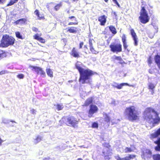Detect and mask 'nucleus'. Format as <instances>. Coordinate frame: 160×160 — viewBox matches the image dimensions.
<instances>
[{
  "mask_svg": "<svg viewBox=\"0 0 160 160\" xmlns=\"http://www.w3.org/2000/svg\"><path fill=\"white\" fill-rule=\"evenodd\" d=\"M79 63L78 62L76 64V67L80 74L79 82L82 84L88 83L90 77L93 74V72L89 69L82 68Z\"/></svg>",
  "mask_w": 160,
  "mask_h": 160,
  "instance_id": "f257e3e1",
  "label": "nucleus"
},
{
  "mask_svg": "<svg viewBox=\"0 0 160 160\" xmlns=\"http://www.w3.org/2000/svg\"><path fill=\"white\" fill-rule=\"evenodd\" d=\"M145 119L150 123H157L160 121L158 114L152 108L145 109L144 113Z\"/></svg>",
  "mask_w": 160,
  "mask_h": 160,
  "instance_id": "f03ea898",
  "label": "nucleus"
},
{
  "mask_svg": "<svg viewBox=\"0 0 160 160\" xmlns=\"http://www.w3.org/2000/svg\"><path fill=\"white\" fill-rule=\"evenodd\" d=\"M124 114L129 121H132L138 119V111L134 106L126 108Z\"/></svg>",
  "mask_w": 160,
  "mask_h": 160,
  "instance_id": "7ed1b4c3",
  "label": "nucleus"
},
{
  "mask_svg": "<svg viewBox=\"0 0 160 160\" xmlns=\"http://www.w3.org/2000/svg\"><path fill=\"white\" fill-rule=\"evenodd\" d=\"M124 114L129 121H132L138 119V111L134 106L126 108Z\"/></svg>",
  "mask_w": 160,
  "mask_h": 160,
  "instance_id": "20e7f679",
  "label": "nucleus"
},
{
  "mask_svg": "<svg viewBox=\"0 0 160 160\" xmlns=\"http://www.w3.org/2000/svg\"><path fill=\"white\" fill-rule=\"evenodd\" d=\"M140 22L143 24H145L148 22L150 18L147 11L144 7L142 8L140 12V16L139 17Z\"/></svg>",
  "mask_w": 160,
  "mask_h": 160,
  "instance_id": "39448f33",
  "label": "nucleus"
},
{
  "mask_svg": "<svg viewBox=\"0 0 160 160\" xmlns=\"http://www.w3.org/2000/svg\"><path fill=\"white\" fill-rule=\"evenodd\" d=\"M60 121H64L66 124L68 126H72L73 127H77V124L78 121L73 117H70L68 118H63Z\"/></svg>",
  "mask_w": 160,
  "mask_h": 160,
  "instance_id": "423d86ee",
  "label": "nucleus"
},
{
  "mask_svg": "<svg viewBox=\"0 0 160 160\" xmlns=\"http://www.w3.org/2000/svg\"><path fill=\"white\" fill-rule=\"evenodd\" d=\"M14 41L15 39L13 37L6 36L3 38L1 45L3 47H7L12 45L14 43Z\"/></svg>",
  "mask_w": 160,
  "mask_h": 160,
  "instance_id": "0eeeda50",
  "label": "nucleus"
},
{
  "mask_svg": "<svg viewBox=\"0 0 160 160\" xmlns=\"http://www.w3.org/2000/svg\"><path fill=\"white\" fill-rule=\"evenodd\" d=\"M111 51L113 52H120L122 50V46L120 44L112 43L110 45Z\"/></svg>",
  "mask_w": 160,
  "mask_h": 160,
  "instance_id": "6e6552de",
  "label": "nucleus"
},
{
  "mask_svg": "<svg viewBox=\"0 0 160 160\" xmlns=\"http://www.w3.org/2000/svg\"><path fill=\"white\" fill-rule=\"evenodd\" d=\"M105 159L108 160L111 158L112 153L110 151L109 147H104L102 151Z\"/></svg>",
  "mask_w": 160,
  "mask_h": 160,
  "instance_id": "1a4fd4ad",
  "label": "nucleus"
},
{
  "mask_svg": "<svg viewBox=\"0 0 160 160\" xmlns=\"http://www.w3.org/2000/svg\"><path fill=\"white\" fill-rule=\"evenodd\" d=\"M98 110V108L97 106L94 105H91L90 107V108L88 112V116L91 118L92 116L94 113H96Z\"/></svg>",
  "mask_w": 160,
  "mask_h": 160,
  "instance_id": "9d476101",
  "label": "nucleus"
},
{
  "mask_svg": "<svg viewBox=\"0 0 160 160\" xmlns=\"http://www.w3.org/2000/svg\"><path fill=\"white\" fill-rule=\"evenodd\" d=\"M130 32L133 40L134 41V44L135 46H137L138 44V38L134 30L133 29H131Z\"/></svg>",
  "mask_w": 160,
  "mask_h": 160,
  "instance_id": "9b49d317",
  "label": "nucleus"
},
{
  "mask_svg": "<svg viewBox=\"0 0 160 160\" xmlns=\"http://www.w3.org/2000/svg\"><path fill=\"white\" fill-rule=\"evenodd\" d=\"M31 67L34 69L35 71L37 74H40L42 77H44L45 75V73L41 68L40 67L33 66H31Z\"/></svg>",
  "mask_w": 160,
  "mask_h": 160,
  "instance_id": "f8f14e48",
  "label": "nucleus"
},
{
  "mask_svg": "<svg viewBox=\"0 0 160 160\" xmlns=\"http://www.w3.org/2000/svg\"><path fill=\"white\" fill-rule=\"evenodd\" d=\"M152 156L151 151L149 149H146L143 151V154L142 155V158L144 159H148Z\"/></svg>",
  "mask_w": 160,
  "mask_h": 160,
  "instance_id": "ddd939ff",
  "label": "nucleus"
},
{
  "mask_svg": "<svg viewBox=\"0 0 160 160\" xmlns=\"http://www.w3.org/2000/svg\"><path fill=\"white\" fill-rule=\"evenodd\" d=\"M111 85L114 87L117 88L118 89H121L122 88V87L125 85L132 86V85H129L128 83H123L118 84V83L114 82L112 83Z\"/></svg>",
  "mask_w": 160,
  "mask_h": 160,
  "instance_id": "4468645a",
  "label": "nucleus"
},
{
  "mask_svg": "<svg viewBox=\"0 0 160 160\" xmlns=\"http://www.w3.org/2000/svg\"><path fill=\"white\" fill-rule=\"evenodd\" d=\"M107 17L104 15L99 17L98 18V20L100 22V24L101 25H104L106 22Z\"/></svg>",
  "mask_w": 160,
  "mask_h": 160,
  "instance_id": "2eb2a0df",
  "label": "nucleus"
},
{
  "mask_svg": "<svg viewBox=\"0 0 160 160\" xmlns=\"http://www.w3.org/2000/svg\"><path fill=\"white\" fill-rule=\"evenodd\" d=\"M154 59L158 67L160 69V56L158 55H156Z\"/></svg>",
  "mask_w": 160,
  "mask_h": 160,
  "instance_id": "dca6fc26",
  "label": "nucleus"
},
{
  "mask_svg": "<svg viewBox=\"0 0 160 160\" xmlns=\"http://www.w3.org/2000/svg\"><path fill=\"white\" fill-rule=\"evenodd\" d=\"M160 135V128L158 129L156 132L151 134V138H157Z\"/></svg>",
  "mask_w": 160,
  "mask_h": 160,
  "instance_id": "f3484780",
  "label": "nucleus"
},
{
  "mask_svg": "<svg viewBox=\"0 0 160 160\" xmlns=\"http://www.w3.org/2000/svg\"><path fill=\"white\" fill-rule=\"evenodd\" d=\"M71 55L75 58H78L79 57L78 53L76 51L75 48H73L72 51Z\"/></svg>",
  "mask_w": 160,
  "mask_h": 160,
  "instance_id": "a211bd4d",
  "label": "nucleus"
},
{
  "mask_svg": "<svg viewBox=\"0 0 160 160\" xmlns=\"http://www.w3.org/2000/svg\"><path fill=\"white\" fill-rule=\"evenodd\" d=\"M155 143L158 145V146L155 148V149L156 151H160V138L156 141L155 142Z\"/></svg>",
  "mask_w": 160,
  "mask_h": 160,
  "instance_id": "6ab92c4d",
  "label": "nucleus"
},
{
  "mask_svg": "<svg viewBox=\"0 0 160 160\" xmlns=\"http://www.w3.org/2000/svg\"><path fill=\"white\" fill-rule=\"evenodd\" d=\"M26 21V20L24 18H21L19 19H18L15 21L14 23L16 24H22L24 23Z\"/></svg>",
  "mask_w": 160,
  "mask_h": 160,
  "instance_id": "aec40b11",
  "label": "nucleus"
},
{
  "mask_svg": "<svg viewBox=\"0 0 160 160\" xmlns=\"http://www.w3.org/2000/svg\"><path fill=\"white\" fill-rule=\"evenodd\" d=\"M34 38L38 40L42 43H44L45 42V40L42 38L39 37L37 35H35L34 36Z\"/></svg>",
  "mask_w": 160,
  "mask_h": 160,
  "instance_id": "412c9836",
  "label": "nucleus"
},
{
  "mask_svg": "<svg viewBox=\"0 0 160 160\" xmlns=\"http://www.w3.org/2000/svg\"><path fill=\"white\" fill-rule=\"evenodd\" d=\"M133 149L131 148H128L125 147L123 149V152L125 153L130 152H132Z\"/></svg>",
  "mask_w": 160,
  "mask_h": 160,
  "instance_id": "4be33fe9",
  "label": "nucleus"
},
{
  "mask_svg": "<svg viewBox=\"0 0 160 160\" xmlns=\"http://www.w3.org/2000/svg\"><path fill=\"white\" fill-rule=\"evenodd\" d=\"M92 101V98H88L85 102V103L83 105V106H88L89 104L91 103Z\"/></svg>",
  "mask_w": 160,
  "mask_h": 160,
  "instance_id": "5701e85b",
  "label": "nucleus"
},
{
  "mask_svg": "<svg viewBox=\"0 0 160 160\" xmlns=\"http://www.w3.org/2000/svg\"><path fill=\"white\" fill-rule=\"evenodd\" d=\"M77 28L76 27H72L68 28L67 31L70 33H75L77 32Z\"/></svg>",
  "mask_w": 160,
  "mask_h": 160,
  "instance_id": "b1692460",
  "label": "nucleus"
},
{
  "mask_svg": "<svg viewBox=\"0 0 160 160\" xmlns=\"http://www.w3.org/2000/svg\"><path fill=\"white\" fill-rule=\"evenodd\" d=\"M46 72L48 76L51 78L53 77V72L51 69L49 68H47L46 69Z\"/></svg>",
  "mask_w": 160,
  "mask_h": 160,
  "instance_id": "393cba45",
  "label": "nucleus"
},
{
  "mask_svg": "<svg viewBox=\"0 0 160 160\" xmlns=\"http://www.w3.org/2000/svg\"><path fill=\"white\" fill-rule=\"evenodd\" d=\"M42 139V138L41 137L38 136L37 138L34 139V142L35 144H37L38 142H40Z\"/></svg>",
  "mask_w": 160,
  "mask_h": 160,
  "instance_id": "a878e982",
  "label": "nucleus"
},
{
  "mask_svg": "<svg viewBox=\"0 0 160 160\" xmlns=\"http://www.w3.org/2000/svg\"><path fill=\"white\" fill-rule=\"evenodd\" d=\"M89 47L90 48V51L93 53H95V50H94L93 47H92V41L90 40L89 41Z\"/></svg>",
  "mask_w": 160,
  "mask_h": 160,
  "instance_id": "bb28decb",
  "label": "nucleus"
},
{
  "mask_svg": "<svg viewBox=\"0 0 160 160\" xmlns=\"http://www.w3.org/2000/svg\"><path fill=\"white\" fill-rule=\"evenodd\" d=\"M109 28L110 31L114 34L116 33V28L113 26H111L109 27Z\"/></svg>",
  "mask_w": 160,
  "mask_h": 160,
  "instance_id": "cd10ccee",
  "label": "nucleus"
},
{
  "mask_svg": "<svg viewBox=\"0 0 160 160\" xmlns=\"http://www.w3.org/2000/svg\"><path fill=\"white\" fill-rule=\"evenodd\" d=\"M104 118L105 121L108 122H109L110 120H111V122L113 124L116 123L115 122H113L112 120L111 119H110V118L107 115H105L104 116Z\"/></svg>",
  "mask_w": 160,
  "mask_h": 160,
  "instance_id": "c85d7f7f",
  "label": "nucleus"
},
{
  "mask_svg": "<svg viewBox=\"0 0 160 160\" xmlns=\"http://www.w3.org/2000/svg\"><path fill=\"white\" fill-rule=\"evenodd\" d=\"M9 122L16 123V122L12 120L9 121V120L5 118H3L2 120V122L4 123H8Z\"/></svg>",
  "mask_w": 160,
  "mask_h": 160,
  "instance_id": "c756f323",
  "label": "nucleus"
},
{
  "mask_svg": "<svg viewBox=\"0 0 160 160\" xmlns=\"http://www.w3.org/2000/svg\"><path fill=\"white\" fill-rule=\"evenodd\" d=\"M153 158L154 160H160V154H158L154 155Z\"/></svg>",
  "mask_w": 160,
  "mask_h": 160,
  "instance_id": "7c9ffc66",
  "label": "nucleus"
},
{
  "mask_svg": "<svg viewBox=\"0 0 160 160\" xmlns=\"http://www.w3.org/2000/svg\"><path fill=\"white\" fill-rule=\"evenodd\" d=\"M155 86L156 85L152 83H149L148 84V87L149 89H153L155 87Z\"/></svg>",
  "mask_w": 160,
  "mask_h": 160,
  "instance_id": "2f4dec72",
  "label": "nucleus"
},
{
  "mask_svg": "<svg viewBox=\"0 0 160 160\" xmlns=\"http://www.w3.org/2000/svg\"><path fill=\"white\" fill-rule=\"evenodd\" d=\"M56 106L58 110H61L63 108V106L62 104H58L56 105Z\"/></svg>",
  "mask_w": 160,
  "mask_h": 160,
  "instance_id": "473e14b6",
  "label": "nucleus"
},
{
  "mask_svg": "<svg viewBox=\"0 0 160 160\" xmlns=\"http://www.w3.org/2000/svg\"><path fill=\"white\" fill-rule=\"evenodd\" d=\"M148 65L149 66H151V64L152 63V60L151 59V56H150L149 58H148Z\"/></svg>",
  "mask_w": 160,
  "mask_h": 160,
  "instance_id": "72a5a7b5",
  "label": "nucleus"
},
{
  "mask_svg": "<svg viewBox=\"0 0 160 160\" xmlns=\"http://www.w3.org/2000/svg\"><path fill=\"white\" fill-rule=\"evenodd\" d=\"M113 58L114 59L117 60L119 61H122V59L121 57L120 56L117 57L114 55L113 56Z\"/></svg>",
  "mask_w": 160,
  "mask_h": 160,
  "instance_id": "f704fd0d",
  "label": "nucleus"
},
{
  "mask_svg": "<svg viewBox=\"0 0 160 160\" xmlns=\"http://www.w3.org/2000/svg\"><path fill=\"white\" fill-rule=\"evenodd\" d=\"M5 53L3 51H0V59L2 58L3 57H5Z\"/></svg>",
  "mask_w": 160,
  "mask_h": 160,
  "instance_id": "c9c22d12",
  "label": "nucleus"
},
{
  "mask_svg": "<svg viewBox=\"0 0 160 160\" xmlns=\"http://www.w3.org/2000/svg\"><path fill=\"white\" fill-rule=\"evenodd\" d=\"M92 127L94 128H97L98 127V124L97 123L94 122L92 124Z\"/></svg>",
  "mask_w": 160,
  "mask_h": 160,
  "instance_id": "e433bc0d",
  "label": "nucleus"
},
{
  "mask_svg": "<svg viewBox=\"0 0 160 160\" xmlns=\"http://www.w3.org/2000/svg\"><path fill=\"white\" fill-rule=\"evenodd\" d=\"M15 34L17 38L20 39H22V36L20 35V34L19 32H16Z\"/></svg>",
  "mask_w": 160,
  "mask_h": 160,
  "instance_id": "4c0bfd02",
  "label": "nucleus"
},
{
  "mask_svg": "<svg viewBox=\"0 0 160 160\" xmlns=\"http://www.w3.org/2000/svg\"><path fill=\"white\" fill-rule=\"evenodd\" d=\"M34 13L38 16V17L39 18V19H41L42 18H43V17H40L39 16V12H38V10H35V11L34 12Z\"/></svg>",
  "mask_w": 160,
  "mask_h": 160,
  "instance_id": "58836bf2",
  "label": "nucleus"
},
{
  "mask_svg": "<svg viewBox=\"0 0 160 160\" xmlns=\"http://www.w3.org/2000/svg\"><path fill=\"white\" fill-rule=\"evenodd\" d=\"M18 0H11L10 2L8 4L9 5H11L14 4Z\"/></svg>",
  "mask_w": 160,
  "mask_h": 160,
  "instance_id": "ea45409f",
  "label": "nucleus"
},
{
  "mask_svg": "<svg viewBox=\"0 0 160 160\" xmlns=\"http://www.w3.org/2000/svg\"><path fill=\"white\" fill-rule=\"evenodd\" d=\"M122 40L123 43L126 42V37L125 35H123L122 38Z\"/></svg>",
  "mask_w": 160,
  "mask_h": 160,
  "instance_id": "a19ab883",
  "label": "nucleus"
},
{
  "mask_svg": "<svg viewBox=\"0 0 160 160\" xmlns=\"http://www.w3.org/2000/svg\"><path fill=\"white\" fill-rule=\"evenodd\" d=\"M61 6V5L60 4H58L55 6V8L56 10H58V9L60 8Z\"/></svg>",
  "mask_w": 160,
  "mask_h": 160,
  "instance_id": "79ce46f5",
  "label": "nucleus"
},
{
  "mask_svg": "<svg viewBox=\"0 0 160 160\" xmlns=\"http://www.w3.org/2000/svg\"><path fill=\"white\" fill-rule=\"evenodd\" d=\"M17 77L20 79H22L24 78V75L22 74H19L17 75Z\"/></svg>",
  "mask_w": 160,
  "mask_h": 160,
  "instance_id": "37998d69",
  "label": "nucleus"
},
{
  "mask_svg": "<svg viewBox=\"0 0 160 160\" xmlns=\"http://www.w3.org/2000/svg\"><path fill=\"white\" fill-rule=\"evenodd\" d=\"M8 71H2L0 72V75H3L5 73H7Z\"/></svg>",
  "mask_w": 160,
  "mask_h": 160,
  "instance_id": "c03bdc74",
  "label": "nucleus"
},
{
  "mask_svg": "<svg viewBox=\"0 0 160 160\" xmlns=\"http://www.w3.org/2000/svg\"><path fill=\"white\" fill-rule=\"evenodd\" d=\"M111 103L112 105L114 106H116L117 104L116 102L114 100H112V102H111Z\"/></svg>",
  "mask_w": 160,
  "mask_h": 160,
  "instance_id": "a18cd8bd",
  "label": "nucleus"
},
{
  "mask_svg": "<svg viewBox=\"0 0 160 160\" xmlns=\"http://www.w3.org/2000/svg\"><path fill=\"white\" fill-rule=\"evenodd\" d=\"M115 158L117 160H122V158H120L118 155L115 156Z\"/></svg>",
  "mask_w": 160,
  "mask_h": 160,
  "instance_id": "49530a36",
  "label": "nucleus"
},
{
  "mask_svg": "<svg viewBox=\"0 0 160 160\" xmlns=\"http://www.w3.org/2000/svg\"><path fill=\"white\" fill-rule=\"evenodd\" d=\"M30 112L33 114H35L36 113V111L34 109H32L30 110Z\"/></svg>",
  "mask_w": 160,
  "mask_h": 160,
  "instance_id": "de8ad7c7",
  "label": "nucleus"
},
{
  "mask_svg": "<svg viewBox=\"0 0 160 160\" xmlns=\"http://www.w3.org/2000/svg\"><path fill=\"white\" fill-rule=\"evenodd\" d=\"M123 47L125 49H126L127 47H128V46L127 45L126 42L123 43Z\"/></svg>",
  "mask_w": 160,
  "mask_h": 160,
  "instance_id": "09e8293b",
  "label": "nucleus"
},
{
  "mask_svg": "<svg viewBox=\"0 0 160 160\" xmlns=\"http://www.w3.org/2000/svg\"><path fill=\"white\" fill-rule=\"evenodd\" d=\"M129 157L130 158V159H133L135 157V155H129Z\"/></svg>",
  "mask_w": 160,
  "mask_h": 160,
  "instance_id": "8fccbe9b",
  "label": "nucleus"
},
{
  "mask_svg": "<svg viewBox=\"0 0 160 160\" xmlns=\"http://www.w3.org/2000/svg\"><path fill=\"white\" fill-rule=\"evenodd\" d=\"M122 160H130V159L129 156H128L124 158H122Z\"/></svg>",
  "mask_w": 160,
  "mask_h": 160,
  "instance_id": "3c124183",
  "label": "nucleus"
},
{
  "mask_svg": "<svg viewBox=\"0 0 160 160\" xmlns=\"http://www.w3.org/2000/svg\"><path fill=\"white\" fill-rule=\"evenodd\" d=\"M78 23L76 22H70L68 23V25H76Z\"/></svg>",
  "mask_w": 160,
  "mask_h": 160,
  "instance_id": "603ef678",
  "label": "nucleus"
},
{
  "mask_svg": "<svg viewBox=\"0 0 160 160\" xmlns=\"http://www.w3.org/2000/svg\"><path fill=\"white\" fill-rule=\"evenodd\" d=\"M83 45V43L82 42H81L79 44V48H82V46Z\"/></svg>",
  "mask_w": 160,
  "mask_h": 160,
  "instance_id": "864d4df0",
  "label": "nucleus"
},
{
  "mask_svg": "<svg viewBox=\"0 0 160 160\" xmlns=\"http://www.w3.org/2000/svg\"><path fill=\"white\" fill-rule=\"evenodd\" d=\"M32 30L34 31L37 32V31L38 30V29L37 28H35V27H33L32 28Z\"/></svg>",
  "mask_w": 160,
  "mask_h": 160,
  "instance_id": "5fc2aeb1",
  "label": "nucleus"
},
{
  "mask_svg": "<svg viewBox=\"0 0 160 160\" xmlns=\"http://www.w3.org/2000/svg\"><path fill=\"white\" fill-rule=\"evenodd\" d=\"M148 72H149V73H152L153 72L152 70L151 69H149Z\"/></svg>",
  "mask_w": 160,
  "mask_h": 160,
  "instance_id": "6e6d98bb",
  "label": "nucleus"
},
{
  "mask_svg": "<svg viewBox=\"0 0 160 160\" xmlns=\"http://www.w3.org/2000/svg\"><path fill=\"white\" fill-rule=\"evenodd\" d=\"M3 142V141L0 138V146L1 145L2 143Z\"/></svg>",
  "mask_w": 160,
  "mask_h": 160,
  "instance_id": "4d7b16f0",
  "label": "nucleus"
},
{
  "mask_svg": "<svg viewBox=\"0 0 160 160\" xmlns=\"http://www.w3.org/2000/svg\"><path fill=\"white\" fill-rule=\"evenodd\" d=\"M5 0H0V3H2L4 2Z\"/></svg>",
  "mask_w": 160,
  "mask_h": 160,
  "instance_id": "13d9d810",
  "label": "nucleus"
},
{
  "mask_svg": "<svg viewBox=\"0 0 160 160\" xmlns=\"http://www.w3.org/2000/svg\"><path fill=\"white\" fill-rule=\"evenodd\" d=\"M112 1L116 4L117 3H118V2L117 0H112Z\"/></svg>",
  "mask_w": 160,
  "mask_h": 160,
  "instance_id": "bf43d9fd",
  "label": "nucleus"
},
{
  "mask_svg": "<svg viewBox=\"0 0 160 160\" xmlns=\"http://www.w3.org/2000/svg\"><path fill=\"white\" fill-rule=\"evenodd\" d=\"M73 18H75V17L74 16H71L69 17V18L70 19H72Z\"/></svg>",
  "mask_w": 160,
  "mask_h": 160,
  "instance_id": "052dcab7",
  "label": "nucleus"
},
{
  "mask_svg": "<svg viewBox=\"0 0 160 160\" xmlns=\"http://www.w3.org/2000/svg\"><path fill=\"white\" fill-rule=\"evenodd\" d=\"M113 14L115 16V17L117 16L116 13L115 12H113Z\"/></svg>",
  "mask_w": 160,
  "mask_h": 160,
  "instance_id": "680f3d73",
  "label": "nucleus"
},
{
  "mask_svg": "<svg viewBox=\"0 0 160 160\" xmlns=\"http://www.w3.org/2000/svg\"><path fill=\"white\" fill-rule=\"evenodd\" d=\"M123 62H124L122 60V61H120V63L121 64H122Z\"/></svg>",
  "mask_w": 160,
  "mask_h": 160,
  "instance_id": "e2e57ef3",
  "label": "nucleus"
},
{
  "mask_svg": "<svg viewBox=\"0 0 160 160\" xmlns=\"http://www.w3.org/2000/svg\"><path fill=\"white\" fill-rule=\"evenodd\" d=\"M116 4L119 7H120V5L118 3H118H117Z\"/></svg>",
  "mask_w": 160,
  "mask_h": 160,
  "instance_id": "0e129e2a",
  "label": "nucleus"
},
{
  "mask_svg": "<svg viewBox=\"0 0 160 160\" xmlns=\"http://www.w3.org/2000/svg\"><path fill=\"white\" fill-rule=\"evenodd\" d=\"M104 1L106 2H107L108 1V0H104Z\"/></svg>",
  "mask_w": 160,
  "mask_h": 160,
  "instance_id": "69168bd1",
  "label": "nucleus"
},
{
  "mask_svg": "<svg viewBox=\"0 0 160 160\" xmlns=\"http://www.w3.org/2000/svg\"><path fill=\"white\" fill-rule=\"evenodd\" d=\"M73 1L74 2H77L78 0H73Z\"/></svg>",
  "mask_w": 160,
  "mask_h": 160,
  "instance_id": "338daca9",
  "label": "nucleus"
}]
</instances>
